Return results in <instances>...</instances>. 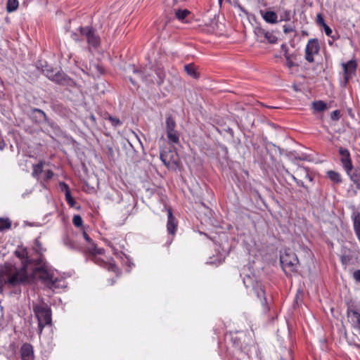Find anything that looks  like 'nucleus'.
I'll return each mask as SVG.
<instances>
[{
    "instance_id": "obj_29",
    "label": "nucleus",
    "mask_w": 360,
    "mask_h": 360,
    "mask_svg": "<svg viewBox=\"0 0 360 360\" xmlns=\"http://www.w3.org/2000/svg\"><path fill=\"white\" fill-rule=\"evenodd\" d=\"M244 336L243 333H237L236 336H233L231 340L234 345L240 349L243 347L244 342L241 341V338Z\"/></svg>"
},
{
    "instance_id": "obj_37",
    "label": "nucleus",
    "mask_w": 360,
    "mask_h": 360,
    "mask_svg": "<svg viewBox=\"0 0 360 360\" xmlns=\"http://www.w3.org/2000/svg\"><path fill=\"white\" fill-rule=\"evenodd\" d=\"M105 119L110 121L112 125L114 127H117L122 124V122L120 120V119L114 117L108 113L106 114V117H105Z\"/></svg>"
},
{
    "instance_id": "obj_56",
    "label": "nucleus",
    "mask_w": 360,
    "mask_h": 360,
    "mask_svg": "<svg viewBox=\"0 0 360 360\" xmlns=\"http://www.w3.org/2000/svg\"><path fill=\"white\" fill-rule=\"evenodd\" d=\"M94 67L97 70V71H98V72L99 74H102L103 72V67L100 66L98 64V65H94Z\"/></svg>"
},
{
    "instance_id": "obj_39",
    "label": "nucleus",
    "mask_w": 360,
    "mask_h": 360,
    "mask_svg": "<svg viewBox=\"0 0 360 360\" xmlns=\"http://www.w3.org/2000/svg\"><path fill=\"white\" fill-rule=\"evenodd\" d=\"M64 244L65 246L69 248L72 250H77V245L72 240H70L69 238H66L64 239Z\"/></svg>"
},
{
    "instance_id": "obj_8",
    "label": "nucleus",
    "mask_w": 360,
    "mask_h": 360,
    "mask_svg": "<svg viewBox=\"0 0 360 360\" xmlns=\"http://www.w3.org/2000/svg\"><path fill=\"white\" fill-rule=\"evenodd\" d=\"M84 252L86 255L87 259L92 261L98 266H103V268L105 267L107 262L98 257V255L103 253V249L97 248L95 244H92L91 247L86 248Z\"/></svg>"
},
{
    "instance_id": "obj_24",
    "label": "nucleus",
    "mask_w": 360,
    "mask_h": 360,
    "mask_svg": "<svg viewBox=\"0 0 360 360\" xmlns=\"http://www.w3.org/2000/svg\"><path fill=\"white\" fill-rule=\"evenodd\" d=\"M184 70L189 76L194 79H197L200 76L193 63H189L184 65Z\"/></svg>"
},
{
    "instance_id": "obj_53",
    "label": "nucleus",
    "mask_w": 360,
    "mask_h": 360,
    "mask_svg": "<svg viewBox=\"0 0 360 360\" xmlns=\"http://www.w3.org/2000/svg\"><path fill=\"white\" fill-rule=\"evenodd\" d=\"M351 258L349 255H342L341 257V262L342 264L347 265L349 263Z\"/></svg>"
},
{
    "instance_id": "obj_19",
    "label": "nucleus",
    "mask_w": 360,
    "mask_h": 360,
    "mask_svg": "<svg viewBox=\"0 0 360 360\" xmlns=\"http://www.w3.org/2000/svg\"><path fill=\"white\" fill-rule=\"evenodd\" d=\"M70 78L63 72L58 70L54 73L53 78L51 81L60 85H66L68 84Z\"/></svg>"
},
{
    "instance_id": "obj_36",
    "label": "nucleus",
    "mask_w": 360,
    "mask_h": 360,
    "mask_svg": "<svg viewBox=\"0 0 360 360\" xmlns=\"http://www.w3.org/2000/svg\"><path fill=\"white\" fill-rule=\"evenodd\" d=\"M34 250L40 255H42L45 251V249L43 248L42 244L39 238L34 241Z\"/></svg>"
},
{
    "instance_id": "obj_43",
    "label": "nucleus",
    "mask_w": 360,
    "mask_h": 360,
    "mask_svg": "<svg viewBox=\"0 0 360 360\" xmlns=\"http://www.w3.org/2000/svg\"><path fill=\"white\" fill-rule=\"evenodd\" d=\"M352 77V74H349L348 72H344L343 82H342V86L343 87H346Z\"/></svg>"
},
{
    "instance_id": "obj_28",
    "label": "nucleus",
    "mask_w": 360,
    "mask_h": 360,
    "mask_svg": "<svg viewBox=\"0 0 360 360\" xmlns=\"http://www.w3.org/2000/svg\"><path fill=\"white\" fill-rule=\"evenodd\" d=\"M12 221L8 218L0 217V231L9 230L11 228Z\"/></svg>"
},
{
    "instance_id": "obj_50",
    "label": "nucleus",
    "mask_w": 360,
    "mask_h": 360,
    "mask_svg": "<svg viewBox=\"0 0 360 360\" xmlns=\"http://www.w3.org/2000/svg\"><path fill=\"white\" fill-rule=\"evenodd\" d=\"M323 27L324 32H325L326 34L328 37H330L334 39V37L331 35L332 32H333L331 28L328 25H327L326 24L324 26H323Z\"/></svg>"
},
{
    "instance_id": "obj_38",
    "label": "nucleus",
    "mask_w": 360,
    "mask_h": 360,
    "mask_svg": "<svg viewBox=\"0 0 360 360\" xmlns=\"http://www.w3.org/2000/svg\"><path fill=\"white\" fill-rule=\"evenodd\" d=\"M72 224L76 227H81L83 224V220L80 215H74L72 218Z\"/></svg>"
},
{
    "instance_id": "obj_30",
    "label": "nucleus",
    "mask_w": 360,
    "mask_h": 360,
    "mask_svg": "<svg viewBox=\"0 0 360 360\" xmlns=\"http://www.w3.org/2000/svg\"><path fill=\"white\" fill-rule=\"evenodd\" d=\"M327 108L326 103L322 101H314L312 103V108L316 112H322Z\"/></svg>"
},
{
    "instance_id": "obj_6",
    "label": "nucleus",
    "mask_w": 360,
    "mask_h": 360,
    "mask_svg": "<svg viewBox=\"0 0 360 360\" xmlns=\"http://www.w3.org/2000/svg\"><path fill=\"white\" fill-rule=\"evenodd\" d=\"M160 159L167 168L172 169H175L177 167L179 160L177 153L171 149L162 150Z\"/></svg>"
},
{
    "instance_id": "obj_60",
    "label": "nucleus",
    "mask_w": 360,
    "mask_h": 360,
    "mask_svg": "<svg viewBox=\"0 0 360 360\" xmlns=\"http://www.w3.org/2000/svg\"><path fill=\"white\" fill-rule=\"evenodd\" d=\"M296 159L302 160H305V158H301V157L296 158Z\"/></svg>"
},
{
    "instance_id": "obj_11",
    "label": "nucleus",
    "mask_w": 360,
    "mask_h": 360,
    "mask_svg": "<svg viewBox=\"0 0 360 360\" xmlns=\"http://www.w3.org/2000/svg\"><path fill=\"white\" fill-rule=\"evenodd\" d=\"M132 71L134 73L140 75L143 82H144L146 84L150 85L155 83L153 76L154 71L151 68H148L146 67L142 70H138L134 65H133Z\"/></svg>"
},
{
    "instance_id": "obj_17",
    "label": "nucleus",
    "mask_w": 360,
    "mask_h": 360,
    "mask_svg": "<svg viewBox=\"0 0 360 360\" xmlns=\"http://www.w3.org/2000/svg\"><path fill=\"white\" fill-rule=\"evenodd\" d=\"M256 296L261 300L262 304L264 307V310L268 311L269 308L266 306V298L265 296V292L264 288L261 283L257 284V285L252 288Z\"/></svg>"
},
{
    "instance_id": "obj_13",
    "label": "nucleus",
    "mask_w": 360,
    "mask_h": 360,
    "mask_svg": "<svg viewBox=\"0 0 360 360\" xmlns=\"http://www.w3.org/2000/svg\"><path fill=\"white\" fill-rule=\"evenodd\" d=\"M339 153L341 155L340 161L345 171L350 169L353 165L349 150L347 148L340 147L339 148Z\"/></svg>"
},
{
    "instance_id": "obj_4",
    "label": "nucleus",
    "mask_w": 360,
    "mask_h": 360,
    "mask_svg": "<svg viewBox=\"0 0 360 360\" xmlns=\"http://www.w3.org/2000/svg\"><path fill=\"white\" fill-rule=\"evenodd\" d=\"M34 274L39 277L46 287L51 289H55L59 287L58 285L59 280L54 276L53 271L44 267H39L35 269Z\"/></svg>"
},
{
    "instance_id": "obj_46",
    "label": "nucleus",
    "mask_w": 360,
    "mask_h": 360,
    "mask_svg": "<svg viewBox=\"0 0 360 360\" xmlns=\"http://www.w3.org/2000/svg\"><path fill=\"white\" fill-rule=\"evenodd\" d=\"M332 120L337 121L340 118V112L338 110H334L330 114Z\"/></svg>"
},
{
    "instance_id": "obj_58",
    "label": "nucleus",
    "mask_w": 360,
    "mask_h": 360,
    "mask_svg": "<svg viewBox=\"0 0 360 360\" xmlns=\"http://www.w3.org/2000/svg\"><path fill=\"white\" fill-rule=\"evenodd\" d=\"M232 137L234 135V132H233V130L229 127L226 130Z\"/></svg>"
},
{
    "instance_id": "obj_25",
    "label": "nucleus",
    "mask_w": 360,
    "mask_h": 360,
    "mask_svg": "<svg viewBox=\"0 0 360 360\" xmlns=\"http://www.w3.org/2000/svg\"><path fill=\"white\" fill-rule=\"evenodd\" d=\"M243 283L246 288H255L257 284L259 283L257 282L256 277L255 276L246 275L243 278Z\"/></svg>"
},
{
    "instance_id": "obj_51",
    "label": "nucleus",
    "mask_w": 360,
    "mask_h": 360,
    "mask_svg": "<svg viewBox=\"0 0 360 360\" xmlns=\"http://www.w3.org/2000/svg\"><path fill=\"white\" fill-rule=\"evenodd\" d=\"M71 37L75 41H79L84 39V38L80 35V33L77 34V32L72 33L71 34Z\"/></svg>"
},
{
    "instance_id": "obj_26",
    "label": "nucleus",
    "mask_w": 360,
    "mask_h": 360,
    "mask_svg": "<svg viewBox=\"0 0 360 360\" xmlns=\"http://www.w3.org/2000/svg\"><path fill=\"white\" fill-rule=\"evenodd\" d=\"M327 176L330 179V180L335 184H340L342 181L340 174L335 171H328L327 172Z\"/></svg>"
},
{
    "instance_id": "obj_32",
    "label": "nucleus",
    "mask_w": 360,
    "mask_h": 360,
    "mask_svg": "<svg viewBox=\"0 0 360 360\" xmlns=\"http://www.w3.org/2000/svg\"><path fill=\"white\" fill-rule=\"evenodd\" d=\"M43 73L44 75L48 77L50 80H52L54 76V73L58 71L56 69H53L48 65H46L43 70Z\"/></svg>"
},
{
    "instance_id": "obj_9",
    "label": "nucleus",
    "mask_w": 360,
    "mask_h": 360,
    "mask_svg": "<svg viewBox=\"0 0 360 360\" xmlns=\"http://www.w3.org/2000/svg\"><path fill=\"white\" fill-rule=\"evenodd\" d=\"M320 46L317 39H311L309 40L305 48V59L309 63H314V56L319 53Z\"/></svg>"
},
{
    "instance_id": "obj_12",
    "label": "nucleus",
    "mask_w": 360,
    "mask_h": 360,
    "mask_svg": "<svg viewBox=\"0 0 360 360\" xmlns=\"http://www.w3.org/2000/svg\"><path fill=\"white\" fill-rule=\"evenodd\" d=\"M21 360H34L33 346L27 342L23 343L20 349Z\"/></svg>"
},
{
    "instance_id": "obj_41",
    "label": "nucleus",
    "mask_w": 360,
    "mask_h": 360,
    "mask_svg": "<svg viewBox=\"0 0 360 360\" xmlns=\"http://www.w3.org/2000/svg\"><path fill=\"white\" fill-rule=\"evenodd\" d=\"M284 56L286 60V65L289 68H292L295 65V63L292 60V56L288 54L287 51L284 53Z\"/></svg>"
},
{
    "instance_id": "obj_7",
    "label": "nucleus",
    "mask_w": 360,
    "mask_h": 360,
    "mask_svg": "<svg viewBox=\"0 0 360 360\" xmlns=\"http://www.w3.org/2000/svg\"><path fill=\"white\" fill-rule=\"evenodd\" d=\"M176 123L172 115H168L165 120V129L169 141L172 143H179V133L176 130Z\"/></svg>"
},
{
    "instance_id": "obj_42",
    "label": "nucleus",
    "mask_w": 360,
    "mask_h": 360,
    "mask_svg": "<svg viewBox=\"0 0 360 360\" xmlns=\"http://www.w3.org/2000/svg\"><path fill=\"white\" fill-rule=\"evenodd\" d=\"M291 19L290 11L286 10L281 15L279 21H290Z\"/></svg>"
},
{
    "instance_id": "obj_16",
    "label": "nucleus",
    "mask_w": 360,
    "mask_h": 360,
    "mask_svg": "<svg viewBox=\"0 0 360 360\" xmlns=\"http://www.w3.org/2000/svg\"><path fill=\"white\" fill-rule=\"evenodd\" d=\"M351 219L353 222V229L354 233L360 243V212L354 208L351 215Z\"/></svg>"
},
{
    "instance_id": "obj_45",
    "label": "nucleus",
    "mask_w": 360,
    "mask_h": 360,
    "mask_svg": "<svg viewBox=\"0 0 360 360\" xmlns=\"http://www.w3.org/2000/svg\"><path fill=\"white\" fill-rule=\"evenodd\" d=\"M53 172L51 170L48 169L44 172V180L45 181H48L53 178Z\"/></svg>"
},
{
    "instance_id": "obj_44",
    "label": "nucleus",
    "mask_w": 360,
    "mask_h": 360,
    "mask_svg": "<svg viewBox=\"0 0 360 360\" xmlns=\"http://www.w3.org/2000/svg\"><path fill=\"white\" fill-rule=\"evenodd\" d=\"M59 186H60V190H61L63 192H64V193H65V195L68 193H71V192H70V188H69V186H68L66 183H65V182H63V181H60V182L59 183Z\"/></svg>"
},
{
    "instance_id": "obj_3",
    "label": "nucleus",
    "mask_w": 360,
    "mask_h": 360,
    "mask_svg": "<svg viewBox=\"0 0 360 360\" xmlns=\"http://www.w3.org/2000/svg\"><path fill=\"white\" fill-rule=\"evenodd\" d=\"M280 262L283 270L288 271L297 272L299 265V260L295 253L292 251H285L280 257Z\"/></svg>"
},
{
    "instance_id": "obj_2",
    "label": "nucleus",
    "mask_w": 360,
    "mask_h": 360,
    "mask_svg": "<svg viewBox=\"0 0 360 360\" xmlns=\"http://www.w3.org/2000/svg\"><path fill=\"white\" fill-rule=\"evenodd\" d=\"M33 311L38 319V327L41 333L44 326L51 323V310L46 304L33 305Z\"/></svg>"
},
{
    "instance_id": "obj_14",
    "label": "nucleus",
    "mask_w": 360,
    "mask_h": 360,
    "mask_svg": "<svg viewBox=\"0 0 360 360\" xmlns=\"http://www.w3.org/2000/svg\"><path fill=\"white\" fill-rule=\"evenodd\" d=\"M178 226V221L174 217L172 210L170 208L167 209V229L169 234L174 236L176 233Z\"/></svg>"
},
{
    "instance_id": "obj_40",
    "label": "nucleus",
    "mask_w": 360,
    "mask_h": 360,
    "mask_svg": "<svg viewBox=\"0 0 360 360\" xmlns=\"http://www.w3.org/2000/svg\"><path fill=\"white\" fill-rule=\"evenodd\" d=\"M65 196L66 202L70 205V207H74L75 206L76 202L72 196L71 193H68Z\"/></svg>"
},
{
    "instance_id": "obj_35",
    "label": "nucleus",
    "mask_w": 360,
    "mask_h": 360,
    "mask_svg": "<svg viewBox=\"0 0 360 360\" xmlns=\"http://www.w3.org/2000/svg\"><path fill=\"white\" fill-rule=\"evenodd\" d=\"M286 172L297 183V186L304 188L307 193H309L310 191L308 186H305L303 181L299 180L295 175L290 174L288 171H286Z\"/></svg>"
},
{
    "instance_id": "obj_33",
    "label": "nucleus",
    "mask_w": 360,
    "mask_h": 360,
    "mask_svg": "<svg viewBox=\"0 0 360 360\" xmlns=\"http://www.w3.org/2000/svg\"><path fill=\"white\" fill-rule=\"evenodd\" d=\"M104 268L110 271L114 272L117 276L121 274L120 269L115 263L107 262Z\"/></svg>"
},
{
    "instance_id": "obj_21",
    "label": "nucleus",
    "mask_w": 360,
    "mask_h": 360,
    "mask_svg": "<svg viewBox=\"0 0 360 360\" xmlns=\"http://www.w3.org/2000/svg\"><path fill=\"white\" fill-rule=\"evenodd\" d=\"M295 172L299 178L308 179L310 181H313V177L309 174V171L307 167L298 166Z\"/></svg>"
},
{
    "instance_id": "obj_55",
    "label": "nucleus",
    "mask_w": 360,
    "mask_h": 360,
    "mask_svg": "<svg viewBox=\"0 0 360 360\" xmlns=\"http://www.w3.org/2000/svg\"><path fill=\"white\" fill-rule=\"evenodd\" d=\"M15 255L18 258L22 259V258H24L25 257L26 252H25V250H22V251H18V250H16L15 252Z\"/></svg>"
},
{
    "instance_id": "obj_1",
    "label": "nucleus",
    "mask_w": 360,
    "mask_h": 360,
    "mask_svg": "<svg viewBox=\"0 0 360 360\" xmlns=\"http://www.w3.org/2000/svg\"><path fill=\"white\" fill-rule=\"evenodd\" d=\"M6 276L7 281H5V283L8 284L11 287L28 283L32 279L27 274V266L25 265L20 269H15L14 271H13L12 265H6Z\"/></svg>"
},
{
    "instance_id": "obj_5",
    "label": "nucleus",
    "mask_w": 360,
    "mask_h": 360,
    "mask_svg": "<svg viewBox=\"0 0 360 360\" xmlns=\"http://www.w3.org/2000/svg\"><path fill=\"white\" fill-rule=\"evenodd\" d=\"M80 35L86 39L89 46L97 48L100 46L101 38L92 27H79L77 30Z\"/></svg>"
},
{
    "instance_id": "obj_59",
    "label": "nucleus",
    "mask_w": 360,
    "mask_h": 360,
    "mask_svg": "<svg viewBox=\"0 0 360 360\" xmlns=\"http://www.w3.org/2000/svg\"><path fill=\"white\" fill-rule=\"evenodd\" d=\"M129 80L133 84H135V82L132 78H129Z\"/></svg>"
},
{
    "instance_id": "obj_10",
    "label": "nucleus",
    "mask_w": 360,
    "mask_h": 360,
    "mask_svg": "<svg viewBox=\"0 0 360 360\" xmlns=\"http://www.w3.org/2000/svg\"><path fill=\"white\" fill-rule=\"evenodd\" d=\"M29 117L36 124L50 123L46 114L41 109L32 108L28 113Z\"/></svg>"
},
{
    "instance_id": "obj_34",
    "label": "nucleus",
    "mask_w": 360,
    "mask_h": 360,
    "mask_svg": "<svg viewBox=\"0 0 360 360\" xmlns=\"http://www.w3.org/2000/svg\"><path fill=\"white\" fill-rule=\"evenodd\" d=\"M188 14H190V11L187 9H178L175 11V16L179 20H184Z\"/></svg>"
},
{
    "instance_id": "obj_31",
    "label": "nucleus",
    "mask_w": 360,
    "mask_h": 360,
    "mask_svg": "<svg viewBox=\"0 0 360 360\" xmlns=\"http://www.w3.org/2000/svg\"><path fill=\"white\" fill-rule=\"evenodd\" d=\"M18 0H8L6 4V10L8 13L15 11L18 7Z\"/></svg>"
},
{
    "instance_id": "obj_49",
    "label": "nucleus",
    "mask_w": 360,
    "mask_h": 360,
    "mask_svg": "<svg viewBox=\"0 0 360 360\" xmlns=\"http://www.w3.org/2000/svg\"><path fill=\"white\" fill-rule=\"evenodd\" d=\"M316 22L318 25H320L321 26H324L326 25L325 20L321 13H319L316 15Z\"/></svg>"
},
{
    "instance_id": "obj_20",
    "label": "nucleus",
    "mask_w": 360,
    "mask_h": 360,
    "mask_svg": "<svg viewBox=\"0 0 360 360\" xmlns=\"http://www.w3.org/2000/svg\"><path fill=\"white\" fill-rule=\"evenodd\" d=\"M258 35L263 36L270 44H276L278 40L277 37L273 32L266 31L262 28L258 30Z\"/></svg>"
},
{
    "instance_id": "obj_47",
    "label": "nucleus",
    "mask_w": 360,
    "mask_h": 360,
    "mask_svg": "<svg viewBox=\"0 0 360 360\" xmlns=\"http://www.w3.org/2000/svg\"><path fill=\"white\" fill-rule=\"evenodd\" d=\"M295 31V27L290 25H283V32L285 34H288Z\"/></svg>"
},
{
    "instance_id": "obj_27",
    "label": "nucleus",
    "mask_w": 360,
    "mask_h": 360,
    "mask_svg": "<svg viewBox=\"0 0 360 360\" xmlns=\"http://www.w3.org/2000/svg\"><path fill=\"white\" fill-rule=\"evenodd\" d=\"M154 72L158 77L156 83L158 85L160 86L164 82L165 78V71L162 68L158 67L154 70Z\"/></svg>"
},
{
    "instance_id": "obj_23",
    "label": "nucleus",
    "mask_w": 360,
    "mask_h": 360,
    "mask_svg": "<svg viewBox=\"0 0 360 360\" xmlns=\"http://www.w3.org/2000/svg\"><path fill=\"white\" fill-rule=\"evenodd\" d=\"M45 164L44 160H40L39 163L33 165L32 176L35 179H39V176L43 172V167Z\"/></svg>"
},
{
    "instance_id": "obj_52",
    "label": "nucleus",
    "mask_w": 360,
    "mask_h": 360,
    "mask_svg": "<svg viewBox=\"0 0 360 360\" xmlns=\"http://www.w3.org/2000/svg\"><path fill=\"white\" fill-rule=\"evenodd\" d=\"M4 276H6V270L5 271H0V286H1L4 283H5V281H7V278L6 279L4 278Z\"/></svg>"
},
{
    "instance_id": "obj_18",
    "label": "nucleus",
    "mask_w": 360,
    "mask_h": 360,
    "mask_svg": "<svg viewBox=\"0 0 360 360\" xmlns=\"http://www.w3.org/2000/svg\"><path fill=\"white\" fill-rule=\"evenodd\" d=\"M260 13L263 19L268 23L276 24L278 22V15L276 12L272 11H260Z\"/></svg>"
},
{
    "instance_id": "obj_22",
    "label": "nucleus",
    "mask_w": 360,
    "mask_h": 360,
    "mask_svg": "<svg viewBox=\"0 0 360 360\" xmlns=\"http://www.w3.org/2000/svg\"><path fill=\"white\" fill-rule=\"evenodd\" d=\"M343 70L349 74H354L356 70L357 64L355 60H351L347 63H342Z\"/></svg>"
},
{
    "instance_id": "obj_48",
    "label": "nucleus",
    "mask_w": 360,
    "mask_h": 360,
    "mask_svg": "<svg viewBox=\"0 0 360 360\" xmlns=\"http://www.w3.org/2000/svg\"><path fill=\"white\" fill-rule=\"evenodd\" d=\"M352 277L356 283H360V269H357L353 271Z\"/></svg>"
},
{
    "instance_id": "obj_15",
    "label": "nucleus",
    "mask_w": 360,
    "mask_h": 360,
    "mask_svg": "<svg viewBox=\"0 0 360 360\" xmlns=\"http://www.w3.org/2000/svg\"><path fill=\"white\" fill-rule=\"evenodd\" d=\"M350 180L356 186V188L360 190V167H350V169L345 171Z\"/></svg>"
},
{
    "instance_id": "obj_57",
    "label": "nucleus",
    "mask_w": 360,
    "mask_h": 360,
    "mask_svg": "<svg viewBox=\"0 0 360 360\" xmlns=\"http://www.w3.org/2000/svg\"><path fill=\"white\" fill-rule=\"evenodd\" d=\"M89 120L91 121L92 122V124L94 125H96V117L93 115V114H91L89 115Z\"/></svg>"
},
{
    "instance_id": "obj_54",
    "label": "nucleus",
    "mask_w": 360,
    "mask_h": 360,
    "mask_svg": "<svg viewBox=\"0 0 360 360\" xmlns=\"http://www.w3.org/2000/svg\"><path fill=\"white\" fill-rule=\"evenodd\" d=\"M83 237L85 239V240L89 243V247H91L92 244H94V243H92L91 238L89 237V236L84 231H83Z\"/></svg>"
}]
</instances>
